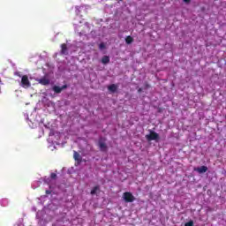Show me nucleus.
I'll return each mask as SVG.
<instances>
[{"label":"nucleus","mask_w":226,"mask_h":226,"mask_svg":"<svg viewBox=\"0 0 226 226\" xmlns=\"http://www.w3.org/2000/svg\"><path fill=\"white\" fill-rule=\"evenodd\" d=\"M21 86L25 89L31 87V81H29V77H27V75H23L21 77Z\"/></svg>","instance_id":"1"},{"label":"nucleus","mask_w":226,"mask_h":226,"mask_svg":"<svg viewBox=\"0 0 226 226\" xmlns=\"http://www.w3.org/2000/svg\"><path fill=\"white\" fill-rule=\"evenodd\" d=\"M123 197L125 202H133L135 200V196L130 192H124Z\"/></svg>","instance_id":"2"},{"label":"nucleus","mask_w":226,"mask_h":226,"mask_svg":"<svg viewBox=\"0 0 226 226\" xmlns=\"http://www.w3.org/2000/svg\"><path fill=\"white\" fill-rule=\"evenodd\" d=\"M146 139L148 140H158V139H160V135L158 134V132H154L152 131L149 134L146 136Z\"/></svg>","instance_id":"3"},{"label":"nucleus","mask_w":226,"mask_h":226,"mask_svg":"<svg viewBox=\"0 0 226 226\" xmlns=\"http://www.w3.org/2000/svg\"><path fill=\"white\" fill-rule=\"evenodd\" d=\"M67 88H68V85H64L62 87L54 86L52 87L54 93H56V94H61L64 91V89H67Z\"/></svg>","instance_id":"4"},{"label":"nucleus","mask_w":226,"mask_h":226,"mask_svg":"<svg viewBox=\"0 0 226 226\" xmlns=\"http://www.w3.org/2000/svg\"><path fill=\"white\" fill-rule=\"evenodd\" d=\"M194 171L198 172L199 174H206V172H207V166L194 168Z\"/></svg>","instance_id":"5"},{"label":"nucleus","mask_w":226,"mask_h":226,"mask_svg":"<svg viewBox=\"0 0 226 226\" xmlns=\"http://www.w3.org/2000/svg\"><path fill=\"white\" fill-rule=\"evenodd\" d=\"M37 82L39 84H41V86H49V84H50V79H47V78H41L37 79Z\"/></svg>","instance_id":"6"},{"label":"nucleus","mask_w":226,"mask_h":226,"mask_svg":"<svg viewBox=\"0 0 226 226\" xmlns=\"http://www.w3.org/2000/svg\"><path fill=\"white\" fill-rule=\"evenodd\" d=\"M98 147L100 148V151H102V153H107V144H105L104 142L99 141Z\"/></svg>","instance_id":"7"},{"label":"nucleus","mask_w":226,"mask_h":226,"mask_svg":"<svg viewBox=\"0 0 226 226\" xmlns=\"http://www.w3.org/2000/svg\"><path fill=\"white\" fill-rule=\"evenodd\" d=\"M73 158L76 162H78V163H82V156H80V154H79V152L74 151Z\"/></svg>","instance_id":"8"},{"label":"nucleus","mask_w":226,"mask_h":226,"mask_svg":"<svg viewBox=\"0 0 226 226\" xmlns=\"http://www.w3.org/2000/svg\"><path fill=\"white\" fill-rule=\"evenodd\" d=\"M61 54H64V56H68V46L66 43H63L61 45Z\"/></svg>","instance_id":"9"},{"label":"nucleus","mask_w":226,"mask_h":226,"mask_svg":"<svg viewBox=\"0 0 226 226\" xmlns=\"http://www.w3.org/2000/svg\"><path fill=\"white\" fill-rule=\"evenodd\" d=\"M101 62L102 63V64H109L110 63V56H103Z\"/></svg>","instance_id":"10"},{"label":"nucleus","mask_w":226,"mask_h":226,"mask_svg":"<svg viewBox=\"0 0 226 226\" xmlns=\"http://www.w3.org/2000/svg\"><path fill=\"white\" fill-rule=\"evenodd\" d=\"M108 89L110 91V93H116V91H117V85L112 84L108 87Z\"/></svg>","instance_id":"11"},{"label":"nucleus","mask_w":226,"mask_h":226,"mask_svg":"<svg viewBox=\"0 0 226 226\" xmlns=\"http://www.w3.org/2000/svg\"><path fill=\"white\" fill-rule=\"evenodd\" d=\"M100 192V185H95L90 192L91 195H96Z\"/></svg>","instance_id":"12"},{"label":"nucleus","mask_w":226,"mask_h":226,"mask_svg":"<svg viewBox=\"0 0 226 226\" xmlns=\"http://www.w3.org/2000/svg\"><path fill=\"white\" fill-rule=\"evenodd\" d=\"M125 42L127 43V45H130V44L133 43V37L128 35V36L125 38Z\"/></svg>","instance_id":"13"},{"label":"nucleus","mask_w":226,"mask_h":226,"mask_svg":"<svg viewBox=\"0 0 226 226\" xmlns=\"http://www.w3.org/2000/svg\"><path fill=\"white\" fill-rule=\"evenodd\" d=\"M50 179H57V174H56V173H51V174H50Z\"/></svg>","instance_id":"14"},{"label":"nucleus","mask_w":226,"mask_h":226,"mask_svg":"<svg viewBox=\"0 0 226 226\" xmlns=\"http://www.w3.org/2000/svg\"><path fill=\"white\" fill-rule=\"evenodd\" d=\"M185 226H193V221H189L188 222H185Z\"/></svg>","instance_id":"15"},{"label":"nucleus","mask_w":226,"mask_h":226,"mask_svg":"<svg viewBox=\"0 0 226 226\" xmlns=\"http://www.w3.org/2000/svg\"><path fill=\"white\" fill-rule=\"evenodd\" d=\"M99 48H100V49H105V44L101 43V44L99 45Z\"/></svg>","instance_id":"16"},{"label":"nucleus","mask_w":226,"mask_h":226,"mask_svg":"<svg viewBox=\"0 0 226 226\" xmlns=\"http://www.w3.org/2000/svg\"><path fill=\"white\" fill-rule=\"evenodd\" d=\"M52 193V191L46 190V195H50Z\"/></svg>","instance_id":"17"},{"label":"nucleus","mask_w":226,"mask_h":226,"mask_svg":"<svg viewBox=\"0 0 226 226\" xmlns=\"http://www.w3.org/2000/svg\"><path fill=\"white\" fill-rule=\"evenodd\" d=\"M46 183H48V185H50V178H47Z\"/></svg>","instance_id":"18"},{"label":"nucleus","mask_w":226,"mask_h":226,"mask_svg":"<svg viewBox=\"0 0 226 226\" xmlns=\"http://www.w3.org/2000/svg\"><path fill=\"white\" fill-rule=\"evenodd\" d=\"M184 3H190L191 0H183Z\"/></svg>","instance_id":"19"},{"label":"nucleus","mask_w":226,"mask_h":226,"mask_svg":"<svg viewBox=\"0 0 226 226\" xmlns=\"http://www.w3.org/2000/svg\"><path fill=\"white\" fill-rule=\"evenodd\" d=\"M140 91H142V88H139V93H140Z\"/></svg>","instance_id":"20"},{"label":"nucleus","mask_w":226,"mask_h":226,"mask_svg":"<svg viewBox=\"0 0 226 226\" xmlns=\"http://www.w3.org/2000/svg\"><path fill=\"white\" fill-rule=\"evenodd\" d=\"M18 75H19V77H21L20 74L18 73Z\"/></svg>","instance_id":"21"}]
</instances>
